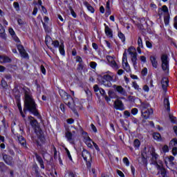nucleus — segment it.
I'll return each instance as SVG.
<instances>
[{
  "mask_svg": "<svg viewBox=\"0 0 177 177\" xmlns=\"http://www.w3.org/2000/svg\"><path fill=\"white\" fill-rule=\"evenodd\" d=\"M111 67H113V68H114L115 70H118L120 68V67L118 66V64H117V62H115V61H112L111 62Z\"/></svg>",
  "mask_w": 177,
  "mask_h": 177,
  "instance_id": "58836bf2",
  "label": "nucleus"
},
{
  "mask_svg": "<svg viewBox=\"0 0 177 177\" xmlns=\"http://www.w3.org/2000/svg\"><path fill=\"white\" fill-rule=\"evenodd\" d=\"M40 69H41L42 74H44L45 75V74H46V69H45V66H44V65H41Z\"/></svg>",
  "mask_w": 177,
  "mask_h": 177,
  "instance_id": "5fc2aeb1",
  "label": "nucleus"
},
{
  "mask_svg": "<svg viewBox=\"0 0 177 177\" xmlns=\"http://www.w3.org/2000/svg\"><path fill=\"white\" fill-rule=\"evenodd\" d=\"M153 111L152 109H148L145 111V109H142L141 111L142 117L145 118V120H147V118H149L150 115L153 114Z\"/></svg>",
  "mask_w": 177,
  "mask_h": 177,
  "instance_id": "2eb2a0df",
  "label": "nucleus"
},
{
  "mask_svg": "<svg viewBox=\"0 0 177 177\" xmlns=\"http://www.w3.org/2000/svg\"><path fill=\"white\" fill-rule=\"evenodd\" d=\"M133 146H134L136 150L139 149V147H140V141L138 139L134 140Z\"/></svg>",
  "mask_w": 177,
  "mask_h": 177,
  "instance_id": "f704fd0d",
  "label": "nucleus"
},
{
  "mask_svg": "<svg viewBox=\"0 0 177 177\" xmlns=\"http://www.w3.org/2000/svg\"><path fill=\"white\" fill-rule=\"evenodd\" d=\"M35 156L41 169H45V165L44 164V160L42 159V157H41V156H39L37 152L35 153Z\"/></svg>",
  "mask_w": 177,
  "mask_h": 177,
  "instance_id": "dca6fc26",
  "label": "nucleus"
},
{
  "mask_svg": "<svg viewBox=\"0 0 177 177\" xmlns=\"http://www.w3.org/2000/svg\"><path fill=\"white\" fill-rule=\"evenodd\" d=\"M118 37L121 39L122 42H125V35L122 32H118Z\"/></svg>",
  "mask_w": 177,
  "mask_h": 177,
  "instance_id": "a19ab883",
  "label": "nucleus"
},
{
  "mask_svg": "<svg viewBox=\"0 0 177 177\" xmlns=\"http://www.w3.org/2000/svg\"><path fill=\"white\" fill-rule=\"evenodd\" d=\"M138 46L143 48V41L142 40V37L140 36H139L138 39Z\"/></svg>",
  "mask_w": 177,
  "mask_h": 177,
  "instance_id": "37998d69",
  "label": "nucleus"
},
{
  "mask_svg": "<svg viewBox=\"0 0 177 177\" xmlns=\"http://www.w3.org/2000/svg\"><path fill=\"white\" fill-rule=\"evenodd\" d=\"M24 93V111H28L31 113V114H34L35 116L39 115V113H38V109H37V104L35 103V100L32 97V93L30 88L27 87H24L23 88Z\"/></svg>",
  "mask_w": 177,
  "mask_h": 177,
  "instance_id": "f257e3e1",
  "label": "nucleus"
},
{
  "mask_svg": "<svg viewBox=\"0 0 177 177\" xmlns=\"http://www.w3.org/2000/svg\"><path fill=\"white\" fill-rule=\"evenodd\" d=\"M59 93L62 99H65V104H66V105L73 110L75 114L78 115V112L74 109V107H73L75 104L73 97H71V95H68L66 91H64V90H59Z\"/></svg>",
  "mask_w": 177,
  "mask_h": 177,
  "instance_id": "f03ea898",
  "label": "nucleus"
},
{
  "mask_svg": "<svg viewBox=\"0 0 177 177\" xmlns=\"http://www.w3.org/2000/svg\"><path fill=\"white\" fill-rule=\"evenodd\" d=\"M76 62H78V63L81 64L82 63V58L80 56L76 57Z\"/></svg>",
  "mask_w": 177,
  "mask_h": 177,
  "instance_id": "774afa93",
  "label": "nucleus"
},
{
  "mask_svg": "<svg viewBox=\"0 0 177 177\" xmlns=\"http://www.w3.org/2000/svg\"><path fill=\"white\" fill-rule=\"evenodd\" d=\"M142 75H147V68H144L141 71Z\"/></svg>",
  "mask_w": 177,
  "mask_h": 177,
  "instance_id": "bf43d9fd",
  "label": "nucleus"
},
{
  "mask_svg": "<svg viewBox=\"0 0 177 177\" xmlns=\"http://www.w3.org/2000/svg\"><path fill=\"white\" fill-rule=\"evenodd\" d=\"M0 37L3 39H6V34H5V28H3V26L1 24H0Z\"/></svg>",
  "mask_w": 177,
  "mask_h": 177,
  "instance_id": "393cba45",
  "label": "nucleus"
},
{
  "mask_svg": "<svg viewBox=\"0 0 177 177\" xmlns=\"http://www.w3.org/2000/svg\"><path fill=\"white\" fill-rule=\"evenodd\" d=\"M111 81H113V77L110 75H104L102 77L101 84L104 86L110 88L111 86Z\"/></svg>",
  "mask_w": 177,
  "mask_h": 177,
  "instance_id": "423d86ee",
  "label": "nucleus"
},
{
  "mask_svg": "<svg viewBox=\"0 0 177 177\" xmlns=\"http://www.w3.org/2000/svg\"><path fill=\"white\" fill-rule=\"evenodd\" d=\"M41 23L43 24V27L44 28L45 32H46L47 34H49V32H52V30L50 29V28H49V26L46 25V24L44 22V21L41 20Z\"/></svg>",
  "mask_w": 177,
  "mask_h": 177,
  "instance_id": "c756f323",
  "label": "nucleus"
},
{
  "mask_svg": "<svg viewBox=\"0 0 177 177\" xmlns=\"http://www.w3.org/2000/svg\"><path fill=\"white\" fill-rule=\"evenodd\" d=\"M84 5L86 6L88 10H89V12H91V13H95V8H93V7H92V6H91V4H89V3H88L87 1H85L84 3Z\"/></svg>",
  "mask_w": 177,
  "mask_h": 177,
  "instance_id": "c85d7f7f",
  "label": "nucleus"
},
{
  "mask_svg": "<svg viewBox=\"0 0 177 177\" xmlns=\"http://www.w3.org/2000/svg\"><path fill=\"white\" fill-rule=\"evenodd\" d=\"M82 156L83 157L84 161H91L92 160V156H91V153L88 151V150L83 149L82 152Z\"/></svg>",
  "mask_w": 177,
  "mask_h": 177,
  "instance_id": "ddd939ff",
  "label": "nucleus"
},
{
  "mask_svg": "<svg viewBox=\"0 0 177 177\" xmlns=\"http://www.w3.org/2000/svg\"><path fill=\"white\" fill-rule=\"evenodd\" d=\"M141 156L147 157V147H145L143 149V151L141 153Z\"/></svg>",
  "mask_w": 177,
  "mask_h": 177,
  "instance_id": "09e8293b",
  "label": "nucleus"
},
{
  "mask_svg": "<svg viewBox=\"0 0 177 177\" xmlns=\"http://www.w3.org/2000/svg\"><path fill=\"white\" fill-rule=\"evenodd\" d=\"M105 28H104V32L106 35V37H109V38H113V30L107 26V24H104Z\"/></svg>",
  "mask_w": 177,
  "mask_h": 177,
  "instance_id": "f3484780",
  "label": "nucleus"
},
{
  "mask_svg": "<svg viewBox=\"0 0 177 177\" xmlns=\"http://www.w3.org/2000/svg\"><path fill=\"white\" fill-rule=\"evenodd\" d=\"M164 106H165V109L167 110V111H171V106H169V100H168V97H165Z\"/></svg>",
  "mask_w": 177,
  "mask_h": 177,
  "instance_id": "a878e982",
  "label": "nucleus"
},
{
  "mask_svg": "<svg viewBox=\"0 0 177 177\" xmlns=\"http://www.w3.org/2000/svg\"><path fill=\"white\" fill-rule=\"evenodd\" d=\"M67 124H74V119L73 118H69L66 120Z\"/></svg>",
  "mask_w": 177,
  "mask_h": 177,
  "instance_id": "338daca9",
  "label": "nucleus"
},
{
  "mask_svg": "<svg viewBox=\"0 0 177 177\" xmlns=\"http://www.w3.org/2000/svg\"><path fill=\"white\" fill-rule=\"evenodd\" d=\"M128 62V58L127 57V51H124L122 57V63Z\"/></svg>",
  "mask_w": 177,
  "mask_h": 177,
  "instance_id": "de8ad7c7",
  "label": "nucleus"
},
{
  "mask_svg": "<svg viewBox=\"0 0 177 177\" xmlns=\"http://www.w3.org/2000/svg\"><path fill=\"white\" fill-rule=\"evenodd\" d=\"M162 10L164 13H167L168 15V7H167V6H163L162 7Z\"/></svg>",
  "mask_w": 177,
  "mask_h": 177,
  "instance_id": "6e6d98bb",
  "label": "nucleus"
},
{
  "mask_svg": "<svg viewBox=\"0 0 177 177\" xmlns=\"http://www.w3.org/2000/svg\"><path fill=\"white\" fill-rule=\"evenodd\" d=\"M169 120H170L171 122H172L173 124H176V122H177L176 117H175V116H174V115H171V114L169 115Z\"/></svg>",
  "mask_w": 177,
  "mask_h": 177,
  "instance_id": "e433bc0d",
  "label": "nucleus"
},
{
  "mask_svg": "<svg viewBox=\"0 0 177 177\" xmlns=\"http://www.w3.org/2000/svg\"><path fill=\"white\" fill-rule=\"evenodd\" d=\"M146 46L149 48L151 49L153 48V44L149 41H146Z\"/></svg>",
  "mask_w": 177,
  "mask_h": 177,
  "instance_id": "680f3d73",
  "label": "nucleus"
},
{
  "mask_svg": "<svg viewBox=\"0 0 177 177\" xmlns=\"http://www.w3.org/2000/svg\"><path fill=\"white\" fill-rule=\"evenodd\" d=\"M12 59L9 58L8 56L0 55V63H10Z\"/></svg>",
  "mask_w": 177,
  "mask_h": 177,
  "instance_id": "4be33fe9",
  "label": "nucleus"
},
{
  "mask_svg": "<svg viewBox=\"0 0 177 177\" xmlns=\"http://www.w3.org/2000/svg\"><path fill=\"white\" fill-rule=\"evenodd\" d=\"M168 160L170 162V164H174V160H175V157L170 156H169Z\"/></svg>",
  "mask_w": 177,
  "mask_h": 177,
  "instance_id": "e2e57ef3",
  "label": "nucleus"
},
{
  "mask_svg": "<svg viewBox=\"0 0 177 177\" xmlns=\"http://www.w3.org/2000/svg\"><path fill=\"white\" fill-rule=\"evenodd\" d=\"M117 174L120 177H125V175L124 174V173H122V171H121L120 170H117Z\"/></svg>",
  "mask_w": 177,
  "mask_h": 177,
  "instance_id": "69168bd1",
  "label": "nucleus"
},
{
  "mask_svg": "<svg viewBox=\"0 0 177 177\" xmlns=\"http://www.w3.org/2000/svg\"><path fill=\"white\" fill-rule=\"evenodd\" d=\"M141 107V111H142V110H150V104L146 102H142L140 105Z\"/></svg>",
  "mask_w": 177,
  "mask_h": 177,
  "instance_id": "cd10ccee",
  "label": "nucleus"
},
{
  "mask_svg": "<svg viewBox=\"0 0 177 177\" xmlns=\"http://www.w3.org/2000/svg\"><path fill=\"white\" fill-rule=\"evenodd\" d=\"M153 136L155 140H158V141L161 140V134H160L159 133H153Z\"/></svg>",
  "mask_w": 177,
  "mask_h": 177,
  "instance_id": "c9c22d12",
  "label": "nucleus"
},
{
  "mask_svg": "<svg viewBox=\"0 0 177 177\" xmlns=\"http://www.w3.org/2000/svg\"><path fill=\"white\" fill-rule=\"evenodd\" d=\"M28 120L32 128H34V129H35V128L38 127V121L34 117L30 115L28 116Z\"/></svg>",
  "mask_w": 177,
  "mask_h": 177,
  "instance_id": "4468645a",
  "label": "nucleus"
},
{
  "mask_svg": "<svg viewBox=\"0 0 177 177\" xmlns=\"http://www.w3.org/2000/svg\"><path fill=\"white\" fill-rule=\"evenodd\" d=\"M150 62L152 64V66L154 67V68H157V66H158V62H157V58H156L155 56H150Z\"/></svg>",
  "mask_w": 177,
  "mask_h": 177,
  "instance_id": "b1692460",
  "label": "nucleus"
},
{
  "mask_svg": "<svg viewBox=\"0 0 177 177\" xmlns=\"http://www.w3.org/2000/svg\"><path fill=\"white\" fill-rule=\"evenodd\" d=\"M59 53L62 55V56H64L65 51H64V44H61L59 47Z\"/></svg>",
  "mask_w": 177,
  "mask_h": 177,
  "instance_id": "4c0bfd02",
  "label": "nucleus"
},
{
  "mask_svg": "<svg viewBox=\"0 0 177 177\" xmlns=\"http://www.w3.org/2000/svg\"><path fill=\"white\" fill-rule=\"evenodd\" d=\"M162 88L165 92H167V88H168V84H169V80L168 78L164 77L161 80Z\"/></svg>",
  "mask_w": 177,
  "mask_h": 177,
  "instance_id": "6ab92c4d",
  "label": "nucleus"
},
{
  "mask_svg": "<svg viewBox=\"0 0 177 177\" xmlns=\"http://www.w3.org/2000/svg\"><path fill=\"white\" fill-rule=\"evenodd\" d=\"M77 71H82L84 70V64L82 63L79 64L77 67Z\"/></svg>",
  "mask_w": 177,
  "mask_h": 177,
  "instance_id": "8fccbe9b",
  "label": "nucleus"
},
{
  "mask_svg": "<svg viewBox=\"0 0 177 177\" xmlns=\"http://www.w3.org/2000/svg\"><path fill=\"white\" fill-rule=\"evenodd\" d=\"M17 107L19 109V113L23 118H26V115L23 113V109H21V104L20 102L17 103Z\"/></svg>",
  "mask_w": 177,
  "mask_h": 177,
  "instance_id": "72a5a7b5",
  "label": "nucleus"
},
{
  "mask_svg": "<svg viewBox=\"0 0 177 177\" xmlns=\"http://www.w3.org/2000/svg\"><path fill=\"white\" fill-rule=\"evenodd\" d=\"M123 162L127 165V167H129V160H128V158L125 157L123 158Z\"/></svg>",
  "mask_w": 177,
  "mask_h": 177,
  "instance_id": "3c124183",
  "label": "nucleus"
},
{
  "mask_svg": "<svg viewBox=\"0 0 177 177\" xmlns=\"http://www.w3.org/2000/svg\"><path fill=\"white\" fill-rule=\"evenodd\" d=\"M15 42H17V47L21 57H24V59H27V57H28V53L26 52V49H24V46L20 44V39H19L18 37H15Z\"/></svg>",
  "mask_w": 177,
  "mask_h": 177,
  "instance_id": "20e7f679",
  "label": "nucleus"
},
{
  "mask_svg": "<svg viewBox=\"0 0 177 177\" xmlns=\"http://www.w3.org/2000/svg\"><path fill=\"white\" fill-rule=\"evenodd\" d=\"M162 68L163 71H168L169 70V62H168V55L163 54L161 56Z\"/></svg>",
  "mask_w": 177,
  "mask_h": 177,
  "instance_id": "39448f33",
  "label": "nucleus"
},
{
  "mask_svg": "<svg viewBox=\"0 0 177 177\" xmlns=\"http://www.w3.org/2000/svg\"><path fill=\"white\" fill-rule=\"evenodd\" d=\"M162 151H163V153H168V151H169V148L167 147V145L163 146Z\"/></svg>",
  "mask_w": 177,
  "mask_h": 177,
  "instance_id": "864d4df0",
  "label": "nucleus"
},
{
  "mask_svg": "<svg viewBox=\"0 0 177 177\" xmlns=\"http://www.w3.org/2000/svg\"><path fill=\"white\" fill-rule=\"evenodd\" d=\"M113 88L117 91L120 95H123L125 96L127 95V91H125V89H124L121 86L118 85H113Z\"/></svg>",
  "mask_w": 177,
  "mask_h": 177,
  "instance_id": "aec40b11",
  "label": "nucleus"
},
{
  "mask_svg": "<svg viewBox=\"0 0 177 177\" xmlns=\"http://www.w3.org/2000/svg\"><path fill=\"white\" fill-rule=\"evenodd\" d=\"M133 86L135 89H136V91H139L140 89V88H139V85L138 84V83H136V82H133Z\"/></svg>",
  "mask_w": 177,
  "mask_h": 177,
  "instance_id": "603ef678",
  "label": "nucleus"
},
{
  "mask_svg": "<svg viewBox=\"0 0 177 177\" xmlns=\"http://www.w3.org/2000/svg\"><path fill=\"white\" fill-rule=\"evenodd\" d=\"M91 129L93 131V132H95V133L97 132V129L96 128V126L95 124H91Z\"/></svg>",
  "mask_w": 177,
  "mask_h": 177,
  "instance_id": "4d7b16f0",
  "label": "nucleus"
},
{
  "mask_svg": "<svg viewBox=\"0 0 177 177\" xmlns=\"http://www.w3.org/2000/svg\"><path fill=\"white\" fill-rule=\"evenodd\" d=\"M172 149V154L173 156H176L177 155V147H173Z\"/></svg>",
  "mask_w": 177,
  "mask_h": 177,
  "instance_id": "0e129e2a",
  "label": "nucleus"
},
{
  "mask_svg": "<svg viewBox=\"0 0 177 177\" xmlns=\"http://www.w3.org/2000/svg\"><path fill=\"white\" fill-rule=\"evenodd\" d=\"M174 27L177 30V15L174 19Z\"/></svg>",
  "mask_w": 177,
  "mask_h": 177,
  "instance_id": "13d9d810",
  "label": "nucleus"
},
{
  "mask_svg": "<svg viewBox=\"0 0 177 177\" xmlns=\"http://www.w3.org/2000/svg\"><path fill=\"white\" fill-rule=\"evenodd\" d=\"M2 156H3V160L4 162L7 164V165H10V166L13 165V157L6 153H3Z\"/></svg>",
  "mask_w": 177,
  "mask_h": 177,
  "instance_id": "6e6552de",
  "label": "nucleus"
},
{
  "mask_svg": "<svg viewBox=\"0 0 177 177\" xmlns=\"http://www.w3.org/2000/svg\"><path fill=\"white\" fill-rule=\"evenodd\" d=\"M162 161L158 160L157 162V160L151 158V165H155V167L158 169L159 166H161L162 165Z\"/></svg>",
  "mask_w": 177,
  "mask_h": 177,
  "instance_id": "5701e85b",
  "label": "nucleus"
},
{
  "mask_svg": "<svg viewBox=\"0 0 177 177\" xmlns=\"http://www.w3.org/2000/svg\"><path fill=\"white\" fill-rule=\"evenodd\" d=\"M1 86L4 89H6L8 88V82L5 81V79L1 80Z\"/></svg>",
  "mask_w": 177,
  "mask_h": 177,
  "instance_id": "79ce46f5",
  "label": "nucleus"
},
{
  "mask_svg": "<svg viewBox=\"0 0 177 177\" xmlns=\"http://www.w3.org/2000/svg\"><path fill=\"white\" fill-rule=\"evenodd\" d=\"M164 21H165V26H168L169 24V15L165 16Z\"/></svg>",
  "mask_w": 177,
  "mask_h": 177,
  "instance_id": "c03bdc74",
  "label": "nucleus"
},
{
  "mask_svg": "<svg viewBox=\"0 0 177 177\" xmlns=\"http://www.w3.org/2000/svg\"><path fill=\"white\" fill-rule=\"evenodd\" d=\"M93 89H94V92H95V93H97V92H100V95L104 97V99L106 100V102H110V97H109L107 96V95H106V91H104V89L102 88H99V85L97 84H95L93 86Z\"/></svg>",
  "mask_w": 177,
  "mask_h": 177,
  "instance_id": "0eeeda50",
  "label": "nucleus"
},
{
  "mask_svg": "<svg viewBox=\"0 0 177 177\" xmlns=\"http://www.w3.org/2000/svg\"><path fill=\"white\" fill-rule=\"evenodd\" d=\"M65 133V137L66 138L67 140L72 145H74V138H73V133L70 131V129H66Z\"/></svg>",
  "mask_w": 177,
  "mask_h": 177,
  "instance_id": "f8f14e48",
  "label": "nucleus"
},
{
  "mask_svg": "<svg viewBox=\"0 0 177 177\" xmlns=\"http://www.w3.org/2000/svg\"><path fill=\"white\" fill-rule=\"evenodd\" d=\"M122 67L127 73H131V66L128 62H122Z\"/></svg>",
  "mask_w": 177,
  "mask_h": 177,
  "instance_id": "bb28decb",
  "label": "nucleus"
},
{
  "mask_svg": "<svg viewBox=\"0 0 177 177\" xmlns=\"http://www.w3.org/2000/svg\"><path fill=\"white\" fill-rule=\"evenodd\" d=\"M108 95L111 99H114V97H115V93H114L113 91H109L108 92Z\"/></svg>",
  "mask_w": 177,
  "mask_h": 177,
  "instance_id": "a18cd8bd",
  "label": "nucleus"
},
{
  "mask_svg": "<svg viewBox=\"0 0 177 177\" xmlns=\"http://www.w3.org/2000/svg\"><path fill=\"white\" fill-rule=\"evenodd\" d=\"M138 109L133 108V109H131V114H133V115H136V114H138Z\"/></svg>",
  "mask_w": 177,
  "mask_h": 177,
  "instance_id": "052dcab7",
  "label": "nucleus"
},
{
  "mask_svg": "<svg viewBox=\"0 0 177 177\" xmlns=\"http://www.w3.org/2000/svg\"><path fill=\"white\" fill-rule=\"evenodd\" d=\"M90 67L93 68V70H96V66H97V64L95 62H91L90 64Z\"/></svg>",
  "mask_w": 177,
  "mask_h": 177,
  "instance_id": "49530a36",
  "label": "nucleus"
},
{
  "mask_svg": "<svg viewBox=\"0 0 177 177\" xmlns=\"http://www.w3.org/2000/svg\"><path fill=\"white\" fill-rule=\"evenodd\" d=\"M113 106L116 110H120L121 111L125 110V108L124 107V104L122 103V101L120 100H116L114 102Z\"/></svg>",
  "mask_w": 177,
  "mask_h": 177,
  "instance_id": "9d476101",
  "label": "nucleus"
},
{
  "mask_svg": "<svg viewBox=\"0 0 177 177\" xmlns=\"http://www.w3.org/2000/svg\"><path fill=\"white\" fill-rule=\"evenodd\" d=\"M53 41V39H52V37H50V36L49 35L46 36V38H45L46 45H47L48 48L50 49V50H51V52H55V50H53L52 47L49 46V45H50V44H52Z\"/></svg>",
  "mask_w": 177,
  "mask_h": 177,
  "instance_id": "a211bd4d",
  "label": "nucleus"
},
{
  "mask_svg": "<svg viewBox=\"0 0 177 177\" xmlns=\"http://www.w3.org/2000/svg\"><path fill=\"white\" fill-rule=\"evenodd\" d=\"M135 50L136 49L133 46H131L128 49L129 54L131 55V57L133 66L135 70H136V68H138V53Z\"/></svg>",
  "mask_w": 177,
  "mask_h": 177,
  "instance_id": "7ed1b4c3",
  "label": "nucleus"
},
{
  "mask_svg": "<svg viewBox=\"0 0 177 177\" xmlns=\"http://www.w3.org/2000/svg\"><path fill=\"white\" fill-rule=\"evenodd\" d=\"M6 169H8V166H6L3 162H0V171H1V172H5Z\"/></svg>",
  "mask_w": 177,
  "mask_h": 177,
  "instance_id": "473e14b6",
  "label": "nucleus"
},
{
  "mask_svg": "<svg viewBox=\"0 0 177 177\" xmlns=\"http://www.w3.org/2000/svg\"><path fill=\"white\" fill-rule=\"evenodd\" d=\"M157 169L158 170V174L161 175L162 177H169L168 170L164 167V164H162L161 166H158Z\"/></svg>",
  "mask_w": 177,
  "mask_h": 177,
  "instance_id": "1a4fd4ad",
  "label": "nucleus"
},
{
  "mask_svg": "<svg viewBox=\"0 0 177 177\" xmlns=\"http://www.w3.org/2000/svg\"><path fill=\"white\" fill-rule=\"evenodd\" d=\"M93 143V141H92V139L91 138L87 137L85 138V143L88 147H92V143Z\"/></svg>",
  "mask_w": 177,
  "mask_h": 177,
  "instance_id": "2f4dec72",
  "label": "nucleus"
},
{
  "mask_svg": "<svg viewBox=\"0 0 177 177\" xmlns=\"http://www.w3.org/2000/svg\"><path fill=\"white\" fill-rule=\"evenodd\" d=\"M12 133L15 135V136H17L19 142L23 147H26L27 146V142H26V138L23 137L22 136H20L19 133H15V132L12 131Z\"/></svg>",
  "mask_w": 177,
  "mask_h": 177,
  "instance_id": "9b49d317",
  "label": "nucleus"
},
{
  "mask_svg": "<svg viewBox=\"0 0 177 177\" xmlns=\"http://www.w3.org/2000/svg\"><path fill=\"white\" fill-rule=\"evenodd\" d=\"M138 163L140 165H144L145 167H147V156H141L140 158H138Z\"/></svg>",
  "mask_w": 177,
  "mask_h": 177,
  "instance_id": "412c9836",
  "label": "nucleus"
},
{
  "mask_svg": "<svg viewBox=\"0 0 177 177\" xmlns=\"http://www.w3.org/2000/svg\"><path fill=\"white\" fill-rule=\"evenodd\" d=\"M51 45H53V46H54V48H59L60 46V42H59V41L55 40L52 41Z\"/></svg>",
  "mask_w": 177,
  "mask_h": 177,
  "instance_id": "ea45409f",
  "label": "nucleus"
},
{
  "mask_svg": "<svg viewBox=\"0 0 177 177\" xmlns=\"http://www.w3.org/2000/svg\"><path fill=\"white\" fill-rule=\"evenodd\" d=\"M169 147H177V138H173L169 142Z\"/></svg>",
  "mask_w": 177,
  "mask_h": 177,
  "instance_id": "7c9ffc66",
  "label": "nucleus"
}]
</instances>
